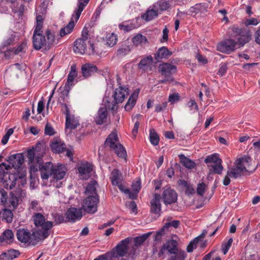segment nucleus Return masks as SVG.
Returning a JSON list of instances; mask_svg holds the SVG:
<instances>
[{
  "mask_svg": "<svg viewBox=\"0 0 260 260\" xmlns=\"http://www.w3.org/2000/svg\"><path fill=\"white\" fill-rule=\"evenodd\" d=\"M105 145L113 150L117 155L120 157L125 158L126 152L124 147L120 143L117 133L113 131L107 138Z\"/></svg>",
  "mask_w": 260,
  "mask_h": 260,
  "instance_id": "7ed1b4c3",
  "label": "nucleus"
},
{
  "mask_svg": "<svg viewBox=\"0 0 260 260\" xmlns=\"http://www.w3.org/2000/svg\"><path fill=\"white\" fill-rule=\"evenodd\" d=\"M149 138L150 142L152 145L156 146L158 144L159 141V136L155 131L153 128L150 130Z\"/></svg>",
  "mask_w": 260,
  "mask_h": 260,
  "instance_id": "c03bdc74",
  "label": "nucleus"
},
{
  "mask_svg": "<svg viewBox=\"0 0 260 260\" xmlns=\"http://www.w3.org/2000/svg\"><path fill=\"white\" fill-rule=\"evenodd\" d=\"M16 236L18 240L21 243H29L32 245H35L41 241L39 237H37L36 235L34 237V232L32 231V234H30L28 230L24 229L17 230Z\"/></svg>",
  "mask_w": 260,
  "mask_h": 260,
  "instance_id": "1a4fd4ad",
  "label": "nucleus"
},
{
  "mask_svg": "<svg viewBox=\"0 0 260 260\" xmlns=\"http://www.w3.org/2000/svg\"><path fill=\"white\" fill-rule=\"evenodd\" d=\"M233 240L232 238H230L229 239L227 242H225L222 245V251L224 254H226L228 251H229L230 248L231 247L232 244L233 243Z\"/></svg>",
  "mask_w": 260,
  "mask_h": 260,
  "instance_id": "5fc2aeb1",
  "label": "nucleus"
},
{
  "mask_svg": "<svg viewBox=\"0 0 260 260\" xmlns=\"http://www.w3.org/2000/svg\"><path fill=\"white\" fill-rule=\"evenodd\" d=\"M128 94V88L119 86L115 89L113 96L115 104L122 103Z\"/></svg>",
  "mask_w": 260,
  "mask_h": 260,
  "instance_id": "6ab92c4d",
  "label": "nucleus"
},
{
  "mask_svg": "<svg viewBox=\"0 0 260 260\" xmlns=\"http://www.w3.org/2000/svg\"><path fill=\"white\" fill-rule=\"evenodd\" d=\"M186 254L185 251L179 249L174 252V254L170 255V260H185Z\"/></svg>",
  "mask_w": 260,
  "mask_h": 260,
  "instance_id": "e433bc0d",
  "label": "nucleus"
},
{
  "mask_svg": "<svg viewBox=\"0 0 260 260\" xmlns=\"http://www.w3.org/2000/svg\"><path fill=\"white\" fill-rule=\"evenodd\" d=\"M14 238V234L12 231L10 230H7L3 233V234L0 237V243H2L4 241H6L8 242V241H11Z\"/></svg>",
  "mask_w": 260,
  "mask_h": 260,
  "instance_id": "ea45409f",
  "label": "nucleus"
},
{
  "mask_svg": "<svg viewBox=\"0 0 260 260\" xmlns=\"http://www.w3.org/2000/svg\"><path fill=\"white\" fill-rule=\"evenodd\" d=\"M178 157L180 159V162L186 168L192 169L195 167L196 164L194 162L187 158L184 154H179Z\"/></svg>",
  "mask_w": 260,
  "mask_h": 260,
  "instance_id": "f704fd0d",
  "label": "nucleus"
},
{
  "mask_svg": "<svg viewBox=\"0 0 260 260\" xmlns=\"http://www.w3.org/2000/svg\"><path fill=\"white\" fill-rule=\"evenodd\" d=\"M7 161L11 166V168L18 169L24 162V156L22 153H17L9 157Z\"/></svg>",
  "mask_w": 260,
  "mask_h": 260,
  "instance_id": "a211bd4d",
  "label": "nucleus"
},
{
  "mask_svg": "<svg viewBox=\"0 0 260 260\" xmlns=\"http://www.w3.org/2000/svg\"><path fill=\"white\" fill-rule=\"evenodd\" d=\"M107 116V108L106 106L101 107L98 111L94 121L97 124H102L106 122Z\"/></svg>",
  "mask_w": 260,
  "mask_h": 260,
  "instance_id": "393cba45",
  "label": "nucleus"
},
{
  "mask_svg": "<svg viewBox=\"0 0 260 260\" xmlns=\"http://www.w3.org/2000/svg\"><path fill=\"white\" fill-rule=\"evenodd\" d=\"M176 69L175 66L169 63H163L158 66V72L163 76H172Z\"/></svg>",
  "mask_w": 260,
  "mask_h": 260,
  "instance_id": "4be33fe9",
  "label": "nucleus"
},
{
  "mask_svg": "<svg viewBox=\"0 0 260 260\" xmlns=\"http://www.w3.org/2000/svg\"><path fill=\"white\" fill-rule=\"evenodd\" d=\"M180 224V221L179 220H175L172 221L166 222L163 226L166 231H168L169 228L170 226H173L175 228H177Z\"/></svg>",
  "mask_w": 260,
  "mask_h": 260,
  "instance_id": "864d4df0",
  "label": "nucleus"
},
{
  "mask_svg": "<svg viewBox=\"0 0 260 260\" xmlns=\"http://www.w3.org/2000/svg\"><path fill=\"white\" fill-rule=\"evenodd\" d=\"M13 214L11 210L5 209L3 213V218L8 222H11L12 221Z\"/></svg>",
  "mask_w": 260,
  "mask_h": 260,
  "instance_id": "8fccbe9b",
  "label": "nucleus"
},
{
  "mask_svg": "<svg viewBox=\"0 0 260 260\" xmlns=\"http://www.w3.org/2000/svg\"><path fill=\"white\" fill-rule=\"evenodd\" d=\"M97 71V67L91 63H86L81 67L82 75L85 78L91 76L92 74L96 73Z\"/></svg>",
  "mask_w": 260,
  "mask_h": 260,
  "instance_id": "cd10ccee",
  "label": "nucleus"
},
{
  "mask_svg": "<svg viewBox=\"0 0 260 260\" xmlns=\"http://www.w3.org/2000/svg\"><path fill=\"white\" fill-rule=\"evenodd\" d=\"M167 106V102H164L161 104H157L155 106V111L156 112H159L165 110Z\"/></svg>",
  "mask_w": 260,
  "mask_h": 260,
  "instance_id": "774afa93",
  "label": "nucleus"
},
{
  "mask_svg": "<svg viewBox=\"0 0 260 260\" xmlns=\"http://www.w3.org/2000/svg\"><path fill=\"white\" fill-rule=\"evenodd\" d=\"M15 36H11L7 40H5L3 43L2 46L3 48L12 45L14 42Z\"/></svg>",
  "mask_w": 260,
  "mask_h": 260,
  "instance_id": "e2e57ef3",
  "label": "nucleus"
},
{
  "mask_svg": "<svg viewBox=\"0 0 260 260\" xmlns=\"http://www.w3.org/2000/svg\"><path fill=\"white\" fill-rule=\"evenodd\" d=\"M67 171L66 166L62 164H58L55 166L52 165L50 176H52L53 180H51L50 183L56 187H58V184L55 185V180L57 181L63 178Z\"/></svg>",
  "mask_w": 260,
  "mask_h": 260,
  "instance_id": "9d476101",
  "label": "nucleus"
},
{
  "mask_svg": "<svg viewBox=\"0 0 260 260\" xmlns=\"http://www.w3.org/2000/svg\"><path fill=\"white\" fill-rule=\"evenodd\" d=\"M63 112L66 115V127L67 128L74 129L76 128L79 125V121L74 115L70 114V110L67 105H63Z\"/></svg>",
  "mask_w": 260,
  "mask_h": 260,
  "instance_id": "2eb2a0df",
  "label": "nucleus"
},
{
  "mask_svg": "<svg viewBox=\"0 0 260 260\" xmlns=\"http://www.w3.org/2000/svg\"><path fill=\"white\" fill-rule=\"evenodd\" d=\"M172 54V52L166 47L159 48L154 54V59L159 62L161 59L169 58Z\"/></svg>",
  "mask_w": 260,
  "mask_h": 260,
  "instance_id": "bb28decb",
  "label": "nucleus"
},
{
  "mask_svg": "<svg viewBox=\"0 0 260 260\" xmlns=\"http://www.w3.org/2000/svg\"><path fill=\"white\" fill-rule=\"evenodd\" d=\"M119 28L121 30H123L125 32H128L135 28V26L133 24L124 25L120 24L119 25Z\"/></svg>",
  "mask_w": 260,
  "mask_h": 260,
  "instance_id": "69168bd1",
  "label": "nucleus"
},
{
  "mask_svg": "<svg viewBox=\"0 0 260 260\" xmlns=\"http://www.w3.org/2000/svg\"><path fill=\"white\" fill-rule=\"evenodd\" d=\"M117 37L114 34H111L109 37H107L106 43L109 47L114 46L117 43Z\"/></svg>",
  "mask_w": 260,
  "mask_h": 260,
  "instance_id": "de8ad7c7",
  "label": "nucleus"
},
{
  "mask_svg": "<svg viewBox=\"0 0 260 260\" xmlns=\"http://www.w3.org/2000/svg\"><path fill=\"white\" fill-rule=\"evenodd\" d=\"M166 230L162 227L159 231L157 232L154 237L155 241H159L163 235L165 234Z\"/></svg>",
  "mask_w": 260,
  "mask_h": 260,
  "instance_id": "680f3d73",
  "label": "nucleus"
},
{
  "mask_svg": "<svg viewBox=\"0 0 260 260\" xmlns=\"http://www.w3.org/2000/svg\"><path fill=\"white\" fill-rule=\"evenodd\" d=\"M93 169L92 165L89 163L82 164L78 168L80 177L83 180H87L90 177V174Z\"/></svg>",
  "mask_w": 260,
  "mask_h": 260,
  "instance_id": "412c9836",
  "label": "nucleus"
},
{
  "mask_svg": "<svg viewBox=\"0 0 260 260\" xmlns=\"http://www.w3.org/2000/svg\"><path fill=\"white\" fill-rule=\"evenodd\" d=\"M11 169L10 165H7L3 162L0 164V180H2L4 175L5 174V171L9 170Z\"/></svg>",
  "mask_w": 260,
  "mask_h": 260,
  "instance_id": "4d7b16f0",
  "label": "nucleus"
},
{
  "mask_svg": "<svg viewBox=\"0 0 260 260\" xmlns=\"http://www.w3.org/2000/svg\"><path fill=\"white\" fill-rule=\"evenodd\" d=\"M161 199L166 205L172 204L177 202L178 194L173 189L170 187H166L163 190Z\"/></svg>",
  "mask_w": 260,
  "mask_h": 260,
  "instance_id": "f8f14e48",
  "label": "nucleus"
},
{
  "mask_svg": "<svg viewBox=\"0 0 260 260\" xmlns=\"http://www.w3.org/2000/svg\"><path fill=\"white\" fill-rule=\"evenodd\" d=\"M88 28L85 26L82 31L81 37L74 42L73 50L76 53L83 54L85 53L87 43L90 42L88 38Z\"/></svg>",
  "mask_w": 260,
  "mask_h": 260,
  "instance_id": "6e6552de",
  "label": "nucleus"
},
{
  "mask_svg": "<svg viewBox=\"0 0 260 260\" xmlns=\"http://www.w3.org/2000/svg\"><path fill=\"white\" fill-rule=\"evenodd\" d=\"M151 232L144 234L141 236L137 237L134 239L135 246H139L142 244L151 235Z\"/></svg>",
  "mask_w": 260,
  "mask_h": 260,
  "instance_id": "a19ab883",
  "label": "nucleus"
},
{
  "mask_svg": "<svg viewBox=\"0 0 260 260\" xmlns=\"http://www.w3.org/2000/svg\"><path fill=\"white\" fill-rule=\"evenodd\" d=\"M112 184L113 185H117L119 183H121L122 180V175L120 172L117 169H114L110 176Z\"/></svg>",
  "mask_w": 260,
  "mask_h": 260,
  "instance_id": "2f4dec72",
  "label": "nucleus"
},
{
  "mask_svg": "<svg viewBox=\"0 0 260 260\" xmlns=\"http://www.w3.org/2000/svg\"><path fill=\"white\" fill-rule=\"evenodd\" d=\"M241 163L239 164L238 168H232L229 169L225 176L223 180V184L225 186L229 185L231 182L230 177L236 179L238 177L242 176L244 174L245 172H251L254 170V167L249 166L246 169L245 168H241Z\"/></svg>",
  "mask_w": 260,
  "mask_h": 260,
  "instance_id": "0eeeda50",
  "label": "nucleus"
},
{
  "mask_svg": "<svg viewBox=\"0 0 260 260\" xmlns=\"http://www.w3.org/2000/svg\"><path fill=\"white\" fill-rule=\"evenodd\" d=\"M240 163H241V168H245L246 169L248 168V167H249L250 166L252 167H254V170L252 171L245 172V174H243L242 176L249 175L256 170L257 167V166L255 164V162L252 160L251 158L246 155H245L241 158H239L238 159H237L235 161V168H238V165Z\"/></svg>",
  "mask_w": 260,
  "mask_h": 260,
  "instance_id": "ddd939ff",
  "label": "nucleus"
},
{
  "mask_svg": "<svg viewBox=\"0 0 260 260\" xmlns=\"http://www.w3.org/2000/svg\"><path fill=\"white\" fill-rule=\"evenodd\" d=\"M7 254L8 259L12 260L17 257L20 254V253L18 250L11 249L8 250Z\"/></svg>",
  "mask_w": 260,
  "mask_h": 260,
  "instance_id": "13d9d810",
  "label": "nucleus"
},
{
  "mask_svg": "<svg viewBox=\"0 0 260 260\" xmlns=\"http://www.w3.org/2000/svg\"><path fill=\"white\" fill-rule=\"evenodd\" d=\"M251 37V32L249 29H247L244 32H242L241 35L237 38L236 45L238 44L241 46H244L250 41Z\"/></svg>",
  "mask_w": 260,
  "mask_h": 260,
  "instance_id": "c756f323",
  "label": "nucleus"
},
{
  "mask_svg": "<svg viewBox=\"0 0 260 260\" xmlns=\"http://www.w3.org/2000/svg\"><path fill=\"white\" fill-rule=\"evenodd\" d=\"M46 142L41 140L35 146L27 150L26 155L30 165V171L35 173L39 168L43 180H47L49 177V162H46L44 164L42 159L46 153Z\"/></svg>",
  "mask_w": 260,
  "mask_h": 260,
  "instance_id": "f257e3e1",
  "label": "nucleus"
},
{
  "mask_svg": "<svg viewBox=\"0 0 260 260\" xmlns=\"http://www.w3.org/2000/svg\"><path fill=\"white\" fill-rule=\"evenodd\" d=\"M140 90L137 89L135 90L133 94L129 96L128 101L125 105V109L126 111H130L135 105Z\"/></svg>",
  "mask_w": 260,
  "mask_h": 260,
  "instance_id": "7c9ffc66",
  "label": "nucleus"
},
{
  "mask_svg": "<svg viewBox=\"0 0 260 260\" xmlns=\"http://www.w3.org/2000/svg\"><path fill=\"white\" fill-rule=\"evenodd\" d=\"M61 37L54 32H51L50 31V48L51 46H54L57 45L60 40Z\"/></svg>",
  "mask_w": 260,
  "mask_h": 260,
  "instance_id": "37998d69",
  "label": "nucleus"
},
{
  "mask_svg": "<svg viewBox=\"0 0 260 260\" xmlns=\"http://www.w3.org/2000/svg\"><path fill=\"white\" fill-rule=\"evenodd\" d=\"M160 196L158 193H154L153 198L150 202V211L155 214H160L161 212V204L160 203Z\"/></svg>",
  "mask_w": 260,
  "mask_h": 260,
  "instance_id": "5701e85b",
  "label": "nucleus"
},
{
  "mask_svg": "<svg viewBox=\"0 0 260 260\" xmlns=\"http://www.w3.org/2000/svg\"><path fill=\"white\" fill-rule=\"evenodd\" d=\"M207 188V185L204 183H199L197 188V193L200 196H203Z\"/></svg>",
  "mask_w": 260,
  "mask_h": 260,
  "instance_id": "6e6d98bb",
  "label": "nucleus"
},
{
  "mask_svg": "<svg viewBox=\"0 0 260 260\" xmlns=\"http://www.w3.org/2000/svg\"><path fill=\"white\" fill-rule=\"evenodd\" d=\"M132 187L133 190V192H131L130 194V199H135L137 197V194L139 192V190L141 189V180L140 179H138L136 181L133 183L132 185Z\"/></svg>",
  "mask_w": 260,
  "mask_h": 260,
  "instance_id": "c9c22d12",
  "label": "nucleus"
},
{
  "mask_svg": "<svg viewBox=\"0 0 260 260\" xmlns=\"http://www.w3.org/2000/svg\"><path fill=\"white\" fill-rule=\"evenodd\" d=\"M26 46V43H22L20 45H19L16 49H12V51H13L14 54L15 55L18 54L20 52H24V50L25 49Z\"/></svg>",
  "mask_w": 260,
  "mask_h": 260,
  "instance_id": "052dcab7",
  "label": "nucleus"
},
{
  "mask_svg": "<svg viewBox=\"0 0 260 260\" xmlns=\"http://www.w3.org/2000/svg\"><path fill=\"white\" fill-rule=\"evenodd\" d=\"M89 0H78V9L75 11V14H73L72 18L67 26L61 28L59 32L60 37L70 34L75 27V22L73 18L75 17L76 21L79 19L81 12L83 11L84 7L87 5Z\"/></svg>",
  "mask_w": 260,
  "mask_h": 260,
  "instance_id": "20e7f679",
  "label": "nucleus"
},
{
  "mask_svg": "<svg viewBox=\"0 0 260 260\" xmlns=\"http://www.w3.org/2000/svg\"><path fill=\"white\" fill-rule=\"evenodd\" d=\"M247 30V29H242L233 26L232 28V33L231 35V37L233 38H237L239 36L241 35L242 32H244Z\"/></svg>",
  "mask_w": 260,
  "mask_h": 260,
  "instance_id": "09e8293b",
  "label": "nucleus"
},
{
  "mask_svg": "<svg viewBox=\"0 0 260 260\" xmlns=\"http://www.w3.org/2000/svg\"><path fill=\"white\" fill-rule=\"evenodd\" d=\"M98 183L95 181H91L86 188V192L89 196H98L96 193Z\"/></svg>",
  "mask_w": 260,
  "mask_h": 260,
  "instance_id": "72a5a7b5",
  "label": "nucleus"
},
{
  "mask_svg": "<svg viewBox=\"0 0 260 260\" xmlns=\"http://www.w3.org/2000/svg\"><path fill=\"white\" fill-rule=\"evenodd\" d=\"M99 202V196H89L83 201L81 209L88 213H94L97 211Z\"/></svg>",
  "mask_w": 260,
  "mask_h": 260,
  "instance_id": "9b49d317",
  "label": "nucleus"
},
{
  "mask_svg": "<svg viewBox=\"0 0 260 260\" xmlns=\"http://www.w3.org/2000/svg\"><path fill=\"white\" fill-rule=\"evenodd\" d=\"M35 224L32 229L34 237H39L41 241L44 240L48 236L49 221H46L44 216L40 213H36L32 216Z\"/></svg>",
  "mask_w": 260,
  "mask_h": 260,
  "instance_id": "f03ea898",
  "label": "nucleus"
},
{
  "mask_svg": "<svg viewBox=\"0 0 260 260\" xmlns=\"http://www.w3.org/2000/svg\"><path fill=\"white\" fill-rule=\"evenodd\" d=\"M37 23L34 31L32 41L34 48L37 50L40 49L45 44V37L42 34L41 29L43 26V19L41 15L36 17Z\"/></svg>",
  "mask_w": 260,
  "mask_h": 260,
  "instance_id": "39448f33",
  "label": "nucleus"
},
{
  "mask_svg": "<svg viewBox=\"0 0 260 260\" xmlns=\"http://www.w3.org/2000/svg\"><path fill=\"white\" fill-rule=\"evenodd\" d=\"M158 16V13L157 11L153 9L148 10L143 16V18L146 21H150Z\"/></svg>",
  "mask_w": 260,
  "mask_h": 260,
  "instance_id": "a18cd8bd",
  "label": "nucleus"
},
{
  "mask_svg": "<svg viewBox=\"0 0 260 260\" xmlns=\"http://www.w3.org/2000/svg\"><path fill=\"white\" fill-rule=\"evenodd\" d=\"M180 184L185 187V194L190 196L195 193V189L193 186L185 180H180Z\"/></svg>",
  "mask_w": 260,
  "mask_h": 260,
  "instance_id": "4c0bfd02",
  "label": "nucleus"
},
{
  "mask_svg": "<svg viewBox=\"0 0 260 260\" xmlns=\"http://www.w3.org/2000/svg\"><path fill=\"white\" fill-rule=\"evenodd\" d=\"M159 6L161 11H165L170 7L171 4L169 1L164 0L159 3Z\"/></svg>",
  "mask_w": 260,
  "mask_h": 260,
  "instance_id": "bf43d9fd",
  "label": "nucleus"
},
{
  "mask_svg": "<svg viewBox=\"0 0 260 260\" xmlns=\"http://www.w3.org/2000/svg\"><path fill=\"white\" fill-rule=\"evenodd\" d=\"M180 99V96L178 93L170 94L169 97V101L171 103H174L178 101Z\"/></svg>",
  "mask_w": 260,
  "mask_h": 260,
  "instance_id": "338daca9",
  "label": "nucleus"
},
{
  "mask_svg": "<svg viewBox=\"0 0 260 260\" xmlns=\"http://www.w3.org/2000/svg\"><path fill=\"white\" fill-rule=\"evenodd\" d=\"M132 240V238L127 237L121 240L116 246V257H122L128 252V244Z\"/></svg>",
  "mask_w": 260,
  "mask_h": 260,
  "instance_id": "dca6fc26",
  "label": "nucleus"
},
{
  "mask_svg": "<svg viewBox=\"0 0 260 260\" xmlns=\"http://www.w3.org/2000/svg\"><path fill=\"white\" fill-rule=\"evenodd\" d=\"M199 238L196 237L193 240L190 241L188 245L186 250L188 252H191L193 249L197 247V245L199 242Z\"/></svg>",
  "mask_w": 260,
  "mask_h": 260,
  "instance_id": "3c124183",
  "label": "nucleus"
},
{
  "mask_svg": "<svg viewBox=\"0 0 260 260\" xmlns=\"http://www.w3.org/2000/svg\"><path fill=\"white\" fill-rule=\"evenodd\" d=\"M236 45V43L234 40L226 39L219 43L217 46V49L221 52L229 54L234 51Z\"/></svg>",
  "mask_w": 260,
  "mask_h": 260,
  "instance_id": "4468645a",
  "label": "nucleus"
},
{
  "mask_svg": "<svg viewBox=\"0 0 260 260\" xmlns=\"http://www.w3.org/2000/svg\"><path fill=\"white\" fill-rule=\"evenodd\" d=\"M12 179H11V177L9 176V181H5L4 182V185L5 188L11 189L13 187H14L16 185V178L14 175L11 176Z\"/></svg>",
  "mask_w": 260,
  "mask_h": 260,
  "instance_id": "49530a36",
  "label": "nucleus"
},
{
  "mask_svg": "<svg viewBox=\"0 0 260 260\" xmlns=\"http://www.w3.org/2000/svg\"><path fill=\"white\" fill-rule=\"evenodd\" d=\"M254 42L260 45V26L257 28L253 35Z\"/></svg>",
  "mask_w": 260,
  "mask_h": 260,
  "instance_id": "0e129e2a",
  "label": "nucleus"
},
{
  "mask_svg": "<svg viewBox=\"0 0 260 260\" xmlns=\"http://www.w3.org/2000/svg\"><path fill=\"white\" fill-rule=\"evenodd\" d=\"M51 148L52 151L60 153L66 150L65 144L59 137L55 138L51 142Z\"/></svg>",
  "mask_w": 260,
  "mask_h": 260,
  "instance_id": "a878e982",
  "label": "nucleus"
},
{
  "mask_svg": "<svg viewBox=\"0 0 260 260\" xmlns=\"http://www.w3.org/2000/svg\"><path fill=\"white\" fill-rule=\"evenodd\" d=\"M204 161L207 164L210 174L214 173L219 175L222 174L223 170L222 165V161L218 154L214 153L207 156Z\"/></svg>",
  "mask_w": 260,
  "mask_h": 260,
  "instance_id": "423d86ee",
  "label": "nucleus"
},
{
  "mask_svg": "<svg viewBox=\"0 0 260 260\" xmlns=\"http://www.w3.org/2000/svg\"><path fill=\"white\" fill-rule=\"evenodd\" d=\"M179 250L178 247V243L176 241L171 240L167 241L162 247L159 255L160 256L161 254H163L165 251H167L171 255L174 254V252Z\"/></svg>",
  "mask_w": 260,
  "mask_h": 260,
  "instance_id": "aec40b11",
  "label": "nucleus"
},
{
  "mask_svg": "<svg viewBox=\"0 0 260 260\" xmlns=\"http://www.w3.org/2000/svg\"><path fill=\"white\" fill-rule=\"evenodd\" d=\"M206 9V6L205 4H197L190 8L189 12L191 14H196L200 12L205 10Z\"/></svg>",
  "mask_w": 260,
  "mask_h": 260,
  "instance_id": "79ce46f5",
  "label": "nucleus"
},
{
  "mask_svg": "<svg viewBox=\"0 0 260 260\" xmlns=\"http://www.w3.org/2000/svg\"><path fill=\"white\" fill-rule=\"evenodd\" d=\"M77 71L75 65H72L71 67V71L68 75L67 81L65 84V91L69 92L71 87L73 85V82L75 78L77 76Z\"/></svg>",
  "mask_w": 260,
  "mask_h": 260,
  "instance_id": "b1692460",
  "label": "nucleus"
},
{
  "mask_svg": "<svg viewBox=\"0 0 260 260\" xmlns=\"http://www.w3.org/2000/svg\"><path fill=\"white\" fill-rule=\"evenodd\" d=\"M131 51V48L128 45H123L117 50L118 55L123 56L128 53Z\"/></svg>",
  "mask_w": 260,
  "mask_h": 260,
  "instance_id": "603ef678",
  "label": "nucleus"
},
{
  "mask_svg": "<svg viewBox=\"0 0 260 260\" xmlns=\"http://www.w3.org/2000/svg\"><path fill=\"white\" fill-rule=\"evenodd\" d=\"M9 207L10 208L15 209L18 205L19 199L18 197L16 196L13 193H10V197L9 198L8 201H7Z\"/></svg>",
  "mask_w": 260,
  "mask_h": 260,
  "instance_id": "58836bf2",
  "label": "nucleus"
},
{
  "mask_svg": "<svg viewBox=\"0 0 260 260\" xmlns=\"http://www.w3.org/2000/svg\"><path fill=\"white\" fill-rule=\"evenodd\" d=\"M67 221L72 222H75L76 220H80L82 217V209L76 208H70L66 213Z\"/></svg>",
  "mask_w": 260,
  "mask_h": 260,
  "instance_id": "f3484780",
  "label": "nucleus"
},
{
  "mask_svg": "<svg viewBox=\"0 0 260 260\" xmlns=\"http://www.w3.org/2000/svg\"><path fill=\"white\" fill-rule=\"evenodd\" d=\"M153 62V58L151 55L142 58L138 64L139 69L143 71H146L150 68Z\"/></svg>",
  "mask_w": 260,
  "mask_h": 260,
  "instance_id": "c85d7f7f",
  "label": "nucleus"
},
{
  "mask_svg": "<svg viewBox=\"0 0 260 260\" xmlns=\"http://www.w3.org/2000/svg\"><path fill=\"white\" fill-rule=\"evenodd\" d=\"M132 42L136 46H142L148 43L146 37L140 34H138L134 36L132 39Z\"/></svg>",
  "mask_w": 260,
  "mask_h": 260,
  "instance_id": "473e14b6",
  "label": "nucleus"
}]
</instances>
